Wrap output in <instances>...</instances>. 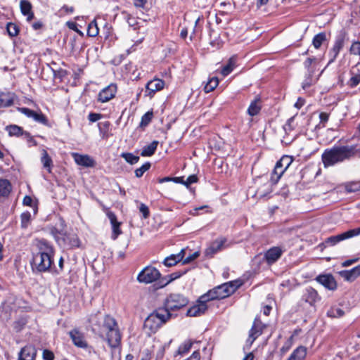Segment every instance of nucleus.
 I'll return each mask as SVG.
<instances>
[{
    "label": "nucleus",
    "mask_w": 360,
    "mask_h": 360,
    "mask_svg": "<svg viewBox=\"0 0 360 360\" xmlns=\"http://www.w3.org/2000/svg\"><path fill=\"white\" fill-rule=\"evenodd\" d=\"M354 157H360V141L354 145L335 146L326 149L321 155L325 167L349 160Z\"/></svg>",
    "instance_id": "f257e3e1"
},
{
    "label": "nucleus",
    "mask_w": 360,
    "mask_h": 360,
    "mask_svg": "<svg viewBox=\"0 0 360 360\" xmlns=\"http://www.w3.org/2000/svg\"><path fill=\"white\" fill-rule=\"evenodd\" d=\"M98 319L96 314H91L89 317V322L93 330H95L96 327H98L101 335H105V340L108 345L112 348L117 347L120 344L122 335L116 320L113 317L106 315L103 319L102 326H101Z\"/></svg>",
    "instance_id": "f03ea898"
},
{
    "label": "nucleus",
    "mask_w": 360,
    "mask_h": 360,
    "mask_svg": "<svg viewBox=\"0 0 360 360\" xmlns=\"http://www.w3.org/2000/svg\"><path fill=\"white\" fill-rule=\"evenodd\" d=\"M241 285L242 282L240 281L225 283L202 295L201 300L202 302H209L214 300L224 299L233 294Z\"/></svg>",
    "instance_id": "7ed1b4c3"
},
{
    "label": "nucleus",
    "mask_w": 360,
    "mask_h": 360,
    "mask_svg": "<svg viewBox=\"0 0 360 360\" xmlns=\"http://www.w3.org/2000/svg\"><path fill=\"white\" fill-rule=\"evenodd\" d=\"M172 317V314L162 308H159L151 313L144 321V328L150 333H155L163 324Z\"/></svg>",
    "instance_id": "20e7f679"
},
{
    "label": "nucleus",
    "mask_w": 360,
    "mask_h": 360,
    "mask_svg": "<svg viewBox=\"0 0 360 360\" xmlns=\"http://www.w3.org/2000/svg\"><path fill=\"white\" fill-rule=\"evenodd\" d=\"M359 235H360V226L356 229L348 230L340 234L327 238L323 242L318 245L317 248L321 251H323L328 247L334 246L342 240L357 236Z\"/></svg>",
    "instance_id": "39448f33"
},
{
    "label": "nucleus",
    "mask_w": 360,
    "mask_h": 360,
    "mask_svg": "<svg viewBox=\"0 0 360 360\" xmlns=\"http://www.w3.org/2000/svg\"><path fill=\"white\" fill-rule=\"evenodd\" d=\"M188 303V300L186 297L179 293H173L167 296L162 309L170 312L171 311H176L186 307Z\"/></svg>",
    "instance_id": "423d86ee"
},
{
    "label": "nucleus",
    "mask_w": 360,
    "mask_h": 360,
    "mask_svg": "<svg viewBox=\"0 0 360 360\" xmlns=\"http://www.w3.org/2000/svg\"><path fill=\"white\" fill-rule=\"evenodd\" d=\"M54 255H35L33 254L32 262L37 271L45 272L49 270L53 263Z\"/></svg>",
    "instance_id": "0eeeda50"
},
{
    "label": "nucleus",
    "mask_w": 360,
    "mask_h": 360,
    "mask_svg": "<svg viewBox=\"0 0 360 360\" xmlns=\"http://www.w3.org/2000/svg\"><path fill=\"white\" fill-rule=\"evenodd\" d=\"M293 159L291 156L283 155L276 164L271 175V180L277 182L283 174L285 171L292 162Z\"/></svg>",
    "instance_id": "6e6552de"
},
{
    "label": "nucleus",
    "mask_w": 360,
    "mask_h": 360,
    "mask_svg": "<svg viewBox=\"0 0 360 360\" xmlns=\"http://www.w3.org/2000/svg\"><path fill=\"white\" fill-rule=\"evenodd\" d=\"M161 274L156 268L148 266L145 267L137 276L139 283H150L160 278Z\"/></svg>",
    "instance_id": "1a4fd4ad"
},
{
    "label": "nucleus",
    "mask_w": 360,
    "mask_h": 360,
    "mask_svg": "<svg viewBox=\"0 0 360 360\" xmlns=\"http://www.w3.org/2000/svg\"><path fill=\"white\" fill-rule=\"evenodd\" d=\"M265 325L259 319L256 318L250 330L249 337L246 340L244 349H249L250 348L254 341L262 334Z\"/></svg>",
    "instance_id": "9d476101"
},
{
    "label": "nucleus",
    "mask_w": 360,
    "mask_h": 360,
    "mask_svg": "<svg viewBox=\"0 0 360 360\" xmlns=\"http://www.w3.org/2000/svg\"><path fill=\"white\" fill-rule=\"evenodd\" d=\"M18 111L29 118L44 125H48L47 117L41 112H37L27 108H18Z\"/></svg>",
    "instance_id": "9b49d317"
},
{
    "label": "nucleus",
    "mask_w": 360,
    "mask_h": 360,
    "mask_svg": "<svg viewBox=\"0 0 360 360\" xmlns=\"http://www.w3.org/2000/svg\"><path fill=\"white\" fill-rule=\"evenodd\" d=\"M117 85L110 84L108 86L103 88L98 95V101L101 103H106L112 99L117 93Z\"/></svg>",
    "instance_id": "f8f14e48"
},
{
    "label": "nucleus",
    "mask_w": 360,
    "mask_h": 360,
    "mask_svg": "<svg viewBox=\"0 0 360 360\" xmlns=\"http://www.w3.org/2000/svg\"><path fill=\"white\" fill-rule=\"evenodd\" d=\"M227 240L226 238H219L213 241L210 245L205 250V255L212 257L217 252L224 250L226 245Z\"/></svg>",
    "instance_id": "ddd939ff"
},
{
    "label": "nucleus",
    "mask_w": 360,
    "mask_h": 360,
    "mask_svg": "<svg viewBox=\"0 0 360 360\" xmlns=\"http://www.w3.org/2000/svg\"><path fill=\"white\" fill-rule=\"evenodd\" d=\"M69 335L73 342V344L79 348H86L88 347V344L86 340H85V336L84 333L80 331L77 328H74L73 330L69 332Z\"/></svg>",
    "instance_id": "4468645a"
},
{
    "label": "nucleus",
    "mask_w": 360,
    "mask_h": 360,
    "mask_svg": "<svg viewBox=\"0 0 360 360\" xmlns=\"http://www.w3.org/2000/svg\"><path fill=\"white\" fill-rule=\"evenodd\" d=\"M34 245L37 248L35 255H54L53 246L45 239H36Z\"/></svg>",
    "instance_id": "2eb2a0df"
},
{
    "label": "nucleus",
    "mask_w": 360,
    "mask_h": 360,
    "mask_svg": "<svg viewBox=\"0 0 360 360\" xmlns=\"http://www.w3.org/2000/svg\"><path fill=\"white\" fill-rule=\"evenodd\" d=\"M344 41H345V36L344 35L340 34L337 37L333 48L330 50V51L328 53V57L330 58L328 64H330L335 60L340 51L343 48Z\"/></svg>",
    "instance_id": "dca6fc26"
},
{
    "label": "nucleus",
    "mask_w": 360,
    "mask_h": 360,
    "mask_svg": "<svg viewBox=\"0 0 360 360\" xmlns=\"http://www.w3.org/2000/svg\"><path fill=\"white\" fill-rule=\"evenodd\" d=\"M207 302H202L200 296L198 300L197 303L188 309L187 316H199L204 314L207 309Z\"/></svg>",
    "instance_id": "f3484780"
},
{
    "label": "nucleus",
    "mask_w": 360,
    "mask_h": 360,
    "mask_svg": "<svg viewBox=\"0 0 360 360\" xmlns=\"http://www.w3.org/2000/svg\"><path fill=\"white\" fill-rule=\"evenodd\" d=\"M284 250L275 246L269 249L264 254V258L268 264H272L278 260L282 256Z\"/></svg>",
    "instance_id": "a211bd4d"
},
{
    "label": "nucleus",
    "mask_w": 360,
    "mask_h": 360,
    "mask_svg": "<svg viewBox=\"0 0 360 360\" xmlns=\"http://www.w3.org/2000/svg\"><path fill=\"white\" fill-rule=\"evenodd\" d=\"M165 82L160 79H154L148 82L146 86L147 96L153 97L156 91H160L164 88Z\"/></svg>",
    "instance_id": "6ab92c4d"
},
{
    "label": "nucleus",
    "mask_w": 360,
    "mask_h": 360,
    "mask_svg": "<svg viewBox=\"0 0 360 360\" xmlns=\"http://www.w3.org/2000/svg\"><path fill=\"white\" fill-rule=\"evenodd\" d=\"M302 300L313 306L321 299L317 291L311 287H308L304 290L302 297Z\"/></svg>",
    "instance_id": "aec40b11"
},
{
    "label": "nucleus",
    "mask_w": 360,
    "mask_h": 360,
    "mask_svg": "<svg viewBox=\"0 0 360 360\" xmlns=\"http://www.w3.org/2000/svg\"><path fill=\"white\" fill-rule=\"evenodd\" d=\"M72 157L78 165L85 167H94L96 165L95 160L88 155H81L75 153L72 154Z\"/></svg>",
    "instance_id": "412c9836"
},
{
    "label": "nucleus",
    "mask_w": 360,
    "mask_h": 360,
    "mask_svg": "<svg viewBox=\"0 0 360 360\" xmlns=\"http://www.w3.org/2000/svg\"><path fill=\"white\" fill-rule=\"evenodd\" d=\"M37 349L32 345H26L18 354V360H35Z\"/></svg>",
    "instance_id": "4be33fe9"
},
{
    "label": "nucleus",
    "mask_w": 360,
    "mask_h": 360,
    "mask_svg": "<svg viewBox=\"0 0 360 360\" xmlns=\"http://www.w3.org/2000/svg\"><path fill=\"white\" fill-rule=\"evenodd\" d=\"M107 216L110 221L112 226V236L111 238L113 240L117 239L119 235L122 233V231L120 228V223L117 221L116 215L111 211L107 212Z\"/></svg>",
    "instance_id": "5701e85b"
},
{
    "label": "nucleus",
    "mask_w": 360,
    "mask_h": 360,
    "mask_svg": "<svg viewBox=\"0 0 360 360\" xmlns=\"http://www.w3.org/2000/svg\"><path fill=\"white\" fill-rule=\"evenodd\" d=\"M316 280L328 290H333L337 287L336 281L332 275H319Z\"/></svg>",
    "instance_id": "b1692460"
},
{
    "label": "nucleus",
    "mask_w": 360,
    "mask_h": 360,
    "mask_svg": "<svg viewBox=\"0 0 360 360\" xmlns=\"http://www.w3.org/2000/svg\"><path fill=\"white\" fill-rule=\"evenodd\" d=\"M80 241L79 238L75 234L64 235L61 239V245L67 248H79Z\"/></svg>",
    "instance_id": "393cba45"
},
{
    "label": "nucleus",
    "mask_w": 360,
    "mask_h": 360,
    "mask_svg": "<svg viewBox=\"0 0 360 360\" xmlns=\"http://www.w3.org/2000/svg\"><path fill=\"white\" fill-rule=\"evenodd\" d=\"M185 255L186 250L182 249L179 253L173 254L166 257L163 261V264L166 266H173L176 265L178 262L183 261Z\"/></svg>",
    "instance_id": "a878e982"
},
{
    "label": "nucleus",
    "mask_w": 360,
    "mask_h": 360,
    "mask_svg": "<svg viewBox=\"0 0 360 360\" xmlns=\"http://www.w3.org/2000/svg\"><path fill=\"white\" fill-rule=\"evenodd\" d=\"M15 95L11 92H0V108H7L14 103Z\"/></svg>",
    "instance_id": "bb28decb"
},
{
    "label": "nucleus",
    "mask_w": 360,
    "mask_h": 360,
    "mask_svg": "<svg viewBox=\"0 0 360 360\" xmlns=\"http://www.w3.org/2000/svg\"><path fill=\"white\" fill-rule=\"evenodd\" d=\"M350 78L347 81V84L350 88L356 87L360 84V71L352 68L349 72Z\"/></svg>",
    "instance_id": "cd10ccee"
},
{
    "label": "nucleus",
    "mask_w": 360,
    "mask_h": 360,
    "mask_svg": "<svg viewBox=\"0 0 360 360\" xmlns=\"http://www.w3.org/2000/svg\"><path fill=\"white\" fill-rule=\"evenodd\" d=\"M6 130L11 136H20L25 135L27 138L31 139L30 134L27 131H24L21 127L18 125H10L6 127Z\"/></svg>",
    "instance_id": "c85d7f7f"
},
{
    "label": "nucleus",
    "mask_w": 360,
    "mask_h": 360,
    "mask_svg": "<svg viewBox=\"0 0 360 360\" xmlns=\"http://www.w3.org/2000/svg\"><path fill=\"white\" fill-rule=\"evenodd\" d=\"M307 353V347L304 346H299L292 352L287 360H304Z\"/></svg>",
    "instance_id": "c756f323"
},
{
    "label": "nucleus",
    "mask_w": 360,
    "mask_h": 360,
    "mask_svg": "<svg viewBox=\"0 0 360 360\" xmlns=\"http://www.w3.org/2000/svg\"><path fill=\"white\" fill-rule=\"evenodd\" d=\"M262 108L261 99L257 96L250 104L248 108V114L250 116H255L260 112Z\"/></svg>",
    "instance_id": "7c9ffc66"
},
{
    "label": "nucleus",
    "mask_w": 360,
    "mask_h": 360,
    "mask_svg": "<svg viewBox=\"0 0 360 360\" xmlns=\"http://www.w3.org/2000/svg\"><path fill=\"white\" fill-rule=\"evenodd\" d=\"M41 162L43 165V167L46 169L49 173H51L53 167V161L45 149L41 150Z\"/></svg>",
    "instance_id": "2f4dec72"
},
{
    "label": "nucleus",
    "mask_w": 360,
    "mask_h": 360,
    "mask_svg": "<svg viewBox=\"0 0 360 360\" xmlns=\"http://www.w3.org/2000/svg\"><path fill=\"white\" fill-rule=\"evenodd\" d=\"M210 44L216 49H220L223 45V41L219 34L212 30H210Z\"/></svg>",
    "instance_id": "473e14b6"
},
{
    "label": "nucleus",
    "mask_w": 360,
    "mask_h": 360,
    "mask_svg": "<svg viewBox=\"0 0 360 360\" xmlns=\"http://www.w3.org/2000/svg\"><path fill=\"white\" fill-rule=\"evenodd\" d=\"M12 189V186L7 179H0V198L8 197Z\"/></svg>",
    "instance_id": "72a5a7b5"
},
{
    "label": "nucleus",
    "mask_w": 360,
    "mask_h": 360,
    "mask_svg": "<svg viewBox=\"0 0 360 360\" xmlns=\"http://www.w3.org/2000/svg\"><path fill=\"white\" fill-rule=\"evenodd\" d=\"M158 143V141H153L149 145L145 146L141 150V156L148 157L153 155L157 150Z\"/></svg>",
    "instance_id": "f704fd0d"
},
{
    "label": "nucleus",
    "mask_w": 360,
    "mask_h": 360,
    "mask_svg": "<svg viewBox=\"0 0 360 360\" xmlns=\"http://www.w3.org/2000/svg\"><path fill=\"white\" fill-rule=\"evenodd\" d=\"M342 275L347 281H354L360 276V264L355 266L350 271L342 272Z\"/></svg>",
    "instance_id": "c9c22d12"
},
{
    "label": "nucleus",
    "mask_w": 360,
    "mask_h": 360,
    "mask_svg": "<svg viewBox=\"0 0 360 360\" xmlns=\"http://www.w3.org/2000/svg\"><path fill=\"white\" fill-rule=\"evenodd\" d=\"M236 63V57L232 56L229 58L228 63L224 65L221 71V75L224 77L229 75L233 70Z\"/></svg>",
    "instance_id": "e433bc0d"
},
{
    "label": "nucleus",
    "mask_w": 360,
    "mask_h": 360,
    "mask_svg": "<svg viewBox=\"0 0 360 360\" xmlns=\"http://www.w3.org/2000/svg\"><path fill=\"white\" fill-rule=\"evenodd\" d=\"M345 315V311L338 306L331 307L327 311V316L330 318H340Z\"/></svg>",
    "instance_id": "4c0bfd02"
},
{
    "label": "nucleus",
    "mask_w": 360,
    "mask_h": 360,
    "mask_svg": "<svg viewBox=\"0 0 360 360\" xmlns=\"http://www.w3.org/2000/svg\"><path fill=\"white\" fill-rule=\"evenodd\" d=\"M326 39V34L325 32H320L314 37L312 44L316 49H319Z\"/></svg>",
    "instance_id": "58836bf2"
},
{
    "label": "nucleus",
    "mask_w": 360,
    "mask_h": 360,
    "mask_svg": "<svg viewBox=\"0 0 360 360\" xmlns=\"http://www.w3.org/2000/svg\"><path fill=\"white\" fill-rule=\"evenodd\" d=\"M184 274V273L174 272L168 276L169 278H167V277L162 278L160 281V287H164V286L167 285L172 281L179 278Z\"/></svg>",
    "instance_id": "ea45409f"
},
{
    "label": "nucleus",
    "mask_w": 360,
    "mask_h": 360,
    "mask_svg": "<svg viewBox=\"0 0 360 360\" xmlns=\"http://www.w3.org/2000/svg\"><path fill=\"white\" fill-rule=\"evenodd\" d=\"M272 190L269 184H264L262 188L257 189L256 195L259 198H264L268 197L269 194L271 193Z\"/></svg>",
    "instance_id": "a19ab883"
},
{
    "label": "nucleus",
    "mask_w": 360,
    "mask_h": 360,
    "mask_svg": "<svg viewBox=\"0 0 360 360\" xmlns=\"http://www.w3.org/2000/svg\"><path fill=\"white\" fill-rule=\"evenodd\" d=\"M219 84V79L217 77H212L210 79L204 86V90L206 93L212 91Z\"/></svg>",
    "instance_id": "79ce46f5"
},
{
    "label": "nucleus",
    "mask_w": 360,
    "mask_h": 360,
    "mask_svg": "<svg viewBox=\"0 0 360 360\" xmlns=\"http://www.w3.org/2000/svg\"><path fill=\"white\" fill-rule=\"evenodd\" d=\"M98 27L97 22L95 20L91 21L87 27V35L89 37H94L98 34Z\"/></svg>",
    "instance_id": "37998d69"
},
{
    "label": "nucleus",
    "mask_w": 360,
    "mask_h": 360,
    "mask_svg": "<svg viewBox=\"0 0 360 360\" xmlns=\"http://www.w3.org/2000/svg\"><path fill=\"white\" fill-rule=\"evenodd\" d=\"M193 344V342L190 340L185 341L184 343H182L179 347V349L177 351L178 354L183 355L184 354L188 353L189 352V350L191 349V348L192 347Z\"/></svg>",
    "instance_id": "c03bdc74"
},
{
    "label": "nucleus",
    "mask_w": 360,
    "mask_h": 360,
    "mask_svg": "<svg viewBox=\"0 0 360 360\" xmlns=\"http://www.w3.org/2000/svg\"><path fill=\"white\" fill-rule=\"evenodd\" d=\"M21 228L27 229L31 223V213L25 212L20 215Z\"/></svg>",
    "instance_id": "a18cd8bd"
},
{
    "label": "nucleus",
    "mask_w": 360,
    "mask_h": 360,
    "mask_svg": "<svg viewBox=\"0 0 360 360\" xmlns=\"http://www.w3.org/2000/svg\"><path fill=\"white\" fill-rule=\"evenodd\" d=\"M121 157L123 158L126 162L131 165H134L137 163L139 160V157L137 155H134L131 153H123L121 155Z\"/></svg>",
    "instance_id": "49530a36"
},
{
    "label": "nucleus",
    "mask_w": 360,
    "mask_h": 360,
    "mask_svg": "<svg viewBox=\"0 0 360 360\" xmlns=\"http://www.w3.org/2000/svg\"><path fill=\"white\" fill-rule=\"evenodd\" d=\"M20 7L22 14L27 15L32 11V4L27 0H21L20 2Z\"/></svg>",
    "instance_id": "de8ad7c7"
},
{
    "label": "nucleus",
    "mask_w": 360,
    "mask_h": 360,
    "mask_svg": "<svg viewBox=\"0 0 360 360\" xmlns=\"http://www.w3.org/2000/svg\"><path fill=\"white\" fill-rule=\"evenodd\" d=\"M345 189L348 193H354L360 191V181H352L346 184Z\"/></svg>",
    "instance_id": "09e8293b"
},
{
    "label": "nucleus",
    "mask_w": 360,
    "mask_h": 360,
    "mask_svg": "<svg viewBox=\"0 0 360 360\" xmlns=\"http://www.w3.org/2000/svg\"><path fill=\"white\" fill-rule=\"evenodd\" d=\"M295 127V117H291L289 118L286 123L283 126V129L286 134H290Z\"/></svg>",
    "instance_id": "8fccbe9b"
},
{
    "label": "nucleus",
    "mask_w": 360,
    "mask_h": 360,
    "mask_svg": "<svg viewBox=\"0 0 360 360\" xmlns=\"http://www.w3.org/2000/svg\"><path fill=\"white\" fill-rule=\"evenodd\" d=\"M7 32L9 36L15 37L18 34L19 29L18 27L12 22H8L7 24Z\"/></svg>",
    "instance_id": "3c124183"
},
{
    "label": "nucleus",
    "mask_w": 360,
    "mask_h": 360,
    "mask_svg": "<svg viewBox=\"0 0 360 360\" xmlns=\"http://www.w3.org/2000/svg\"><path fill=\"white\" fill-rule=\"evenodd\" d=\"M153 116V115L152 112H147L145 113L141 117L140 127H146L151 122Z\"/></svg>",
    "instance_id": "603ef678"
},
{
    "label": "nucleus",
    "mask_w": 360,
    "mask_h": 360,
    "mask_svg": "<svg viewBox=\"0 0 360 360\" xmlns=\"http://www.w3.org/2000/svg\"><path fill=\"white\" fill-rule=\"evenodd\" d=\"M150 163L148 162H146L141 167L137 168L135 170L136 176L138 178L141 177L143 175V174L150 169Z\"/></svg>",
    "instance_id": "864d4df0"
},
{
    "label": "nucleus",
    "mask_w": 360,
    "mask_h": 360,
    "mask_svg": "<svg viewBox=\"0 0 360 360\" xmlns=\"http://www.w3.org/2000/svg\"><path fill=\"white\" fill-rule=\"evenodd\" d=\"M51 233L54 236L57 243L59 245H61V239L64 235L60 231H58L56 228L51 229Z\"/></svg>",
    "instance_id": "5fc2aeb1"
},
{
    "label": "nucleus",
    "mask_w": 360,
    "mask_h": 360,
    "mask_svg": "<svg viewBox=\"0 0 360 360\" xmlns=\"http://www.w3.org/2000/svg\"><path fill=\"white\" fill-rule=\"evenodd\" d=\"M139 212L143 214L144 219H147L149 217L150 212L148 207L144 203H141L139 205Z\"/></svg>",
    "instance_id": "6e6d98bb"
},
{
    "label": "nucleus",
    "mask_w": 360,
    "mask_h": 360,
    "mask_svg": "<svg viewBox=\"0 0 360 360\" xmlns=\"http://www.w3.org/2000/svg\"><path fill=\"white\" fill-rule=\"evenodd\" d=\"M315 60V58H308L304 62V66L305 68L308 70V72L309 74V76H312L314 73V70L310 69V67L312 64V63Z\"/></svg>",
    "instance_id": "4d7b16f0"
},
{
    "label": "nucleus",
    "mask_w": 360,
    "mask_h": 360,
    "mask_svg": "<svg viewBox=\"0 0 360 360\" xmlns=\"http://www.w3.org/2000/svg\"><path fill=\"white\" fill-rule=\"evenodd\" d=\"M350 52L354 55H360V41H355L352 44Z\"/></svg>",
    "instance_id": "13d9d810"
},
{
    "label": "nucleus",
    "mask_w": 360,
    "mask_h": 360,
    "mask_svg": "<svg viewBox=\"0 0 360 360\" xmlns=\"http://www.w3.org/2000/svg\"><path fill=\"white\" fill-rule=\"evenodd\" d=\"M199 256L198 252H194L193 253L191 254L186 257H184L183 259V264H188L191 262L192 261L195 260L196 258H198Z\"/></svg>",
    "instance_id": "bf43d9fd"
},
{
    "label": "nucleus",
    "mask_w": 360,
    "mask_h": 360,
    "mask_svg": "<svg viewBox=\"0 0 360 360\" xmlns=\"http://www.w3.org/2000/svg\"><path fill=\"white\" fill-rule=\"evenodd\" d=\"M103 115L100 113L90 112L88 115V120L91 122H95L101 119Z\"/></svg>",
    "instance_id": "052dcab7"
},
{
    "label": "nucleus",
    "mask_w": 360,
    "mask_h": 360,
    "mask_svg": "<svg viewBox=\"0 0 360 360\" xmlns=\"http://www.w3.org/2000/svg\"><path fill=\"white\" fill-rule=\"evenodd\" d=\"M67 75H68V72L65 70L60 69L57 71H54V77L56 78H59L60 80H62Z\"/></svg>",
    "instance_id": "680f3d73"
},
{
    "label": "nucleus",
    "mask_w": 360,
    "mask_h": 360,
    "mask_svg": "<svg viewBox=\"0 0 360 360\" xmlns=\"http://www.w3.org/2000/svg\"><path fill=\"white\" fill-rule=\"evenodd\" d=\"M292 337L291 336L285 342V344L283 345V346L281 348V352L283 353H285L286 352H288L290 347H292Z\"/></svg>",
    "instance_id": "e2e57ef3"
},
{
    "label": "nucleus",
    "mask_w": 360,
    "mask_h": 360,
    "mask_svg": "<svg viewBox=\"0 0 360 360\" xmlns=\"http://www.w3.org/2000/svg\"><path fill=\"white\" fill-rule=\"evenodd\" d=\"M198 181V177L196 175H190L186 181H184V185L188 187L191 184Z\"/></svg>",
    "instance_id": "0e129e2a"
},
{
    "label": "nucleus",
    "mask_w": 360,
    "mask_h": 360,
    "mask_svg": "<svg viewBox=\"0 0 360 360\" xmlns=\"http://www.w3.org/2000/svg\"><path fill=\"white\" fill-rule=\"evenodd\" d=\"M43 359L44 360H53L54 354L53 353L48 349H44L43 352Z\"/></svg>",
    "instance_id": "69168bd1"
},
{
    "label": "nucleus",
    "mask_w": 360,
    "mask_h": 360,
    "mask_svg": "<svg viewBox=\"0 0 360 360\" xmlns=\"http://www.w3.org/2000/svg\"><path fill=\"white\" fill-rule=\"evenodd\" d=\"M133 3L135 7L144 8L145 6L148 3L147 0H133Z\"/></svg>",
    "instance_id": "338daca9"
},
{
    "label": "nucleus",
    "mask_w": 360,
    "mask_h": 360,
    "mask_svg": "<svg viewBox=\"0 0 360 360\" xmlns=\"http://www.w3.org/2000/svg\"><path fill=\"white\" fill-rule=\"evenodd\" d=\"M186 360H200V352L198 350L193 352L191 356L188 357Z\"/></svg>",
    "instance_id": "774afa93"
}]
</instances>
